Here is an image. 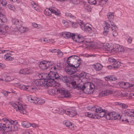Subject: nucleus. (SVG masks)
<instances>
[{
  "mask_svg": "<svg viewBox=\"0 0 134 134\" xmlns=\"http://www.w3.org/2000/svg\"><path fill=\"white\" fill-rule=\"evenodd\" d=\"M62 79L63 82L66 83L67 86L71 88H77L78 90L82 91L87 94L92 93L94 90V86L93 84L90 82H88L83 84H76L74 80L70 81V78L66 76L63 77Z\"/></svg>",
  "mask_w": 134,
  "mask_h": 134,
  "instance_id": "obj_1",
  "label": "nucleus"
},
{
  "mask_svg": "<svg viewBox=\"0 0 134 134\" xmlns=\"http://www.w3.org/2000/svg\"><path fill=\"white\" fill-rule=\"evenodd\" d=\"M25 69H22L21 70L19 71L20 73L21 74H23L25 75V73H25Z\"/></svg>",
  "mask_w": 134,
  "mask_h": 134,
  "instance_id": "obj_58",
  "label": "nucleus"
},
{
  "mask_svg": "<svg viewBox=\"0 0 134 134\" xmlns=\"http://www.w3.org/2000/svg\"><path fill=\"white\" fill-rule=\"evenodd\" d=\"M111 26V29L112 31H113V35L114 36H116L117 35L118 33L116 31V30L117 29V27L115 24L114 23V24H113Z\"/></svg>",
  "mask_w": 134,
  "mask_h": 134,
  "instance_id": "obj_22",
  "label": "nucleus"
},
{
  "mask_svg": "<svg viewBox=\"0 0 134 134\" xmlns=\"http://www.w3.org/2000/svg\"><path fill=\"white\" fill-rule=\"evenodd\" d=\"M132 118L131 117V119L130 118V119H129L127 118L126 119V122H127L128 123L130 124H132V122L131 121H133V120H132Z\"/></svg>",
  "mask_w": 134,
  "mask_h": 134,
  "instance_id": "obj_52",
  "label": "nucleus"
},
{
  "mask_svg": "<svg viewBox=\"0 0 134 134\" xmlns=\"http://www.w3.org/2000/svg\"><path fill=\"white\" fill-rule=\"evenodd\" d=\"M59 11L53 7H50L48 9L44 10V13L45 14L48 16H50L51 14H54L55 15L59 16L60 14Z\"/></svg>",
  "mask_w": 134,
  "mask_h": 134,
  "instance_id": "obj_6",
  "label": "nucleus"
},
{
  "mask_svg": "<svg viewBox=\"0 0 134 134\" xmlns=\"http://www.w3.org/2000/svg\"><path fill=\"white\" fill-rule=\"evenodd\" d=\"M38 77L40 79L42 80H43V81H45L47 80V78H48V75L47 74L45 73H42L38 75Z\"/></svg>",
  "mask_w": 134,
  "mask_h": 134,
  "instance_id": "obj_21",
  "label": "nucleus"
},
{
  "mask_svg": "<svg viewBox=\"0 0 134 134\" xmlns=\"http://www.w3.org/2000/svg\"><path fill=\"white\" fill-rule=\"evenodd\" d=\"M15 86H17L18 88L21 90H23L27 91V86H25L24 85L21 84L19 83H16L14 84Z\"/></svg>",
  "mask_w": 134,
  "mask_h": 134,
  "instance_id": "obj_25",
  "label": "nucleus"
},
{
  "mask_svg": "<svg viewBox=\"0 0 134 134\" xmlns=\"http://www.w3.org/2000/svg\"><path fill=\"white\" fill-rule=\"evenodd\" d=\"M27 91H31L32 90H34L35 89L34 87L31 86H27Z\"/></svg>",
  "mask_w": 134,
  "mask_h": 134,
  "instance_id": "obj_41",
  "label": "nucleus"
},
{
  "mask_svg": "<svg viewBox=\"0 0 134 134\" xmlns=\"http://www.w3.org/2000/svg\"><path fill=\"white\" fill-rule=\"evenodd\" d=\"M58 93L60 94V97L62 98H69L70 96L69 93L64 88H59L57 89Z\"/></svg>",
  "mask_w": 134,
  "mask_h": 134,
  "instance_id": "obj_13",
  "label": "nucleus"
},
{
  "mask_svg": "<svg viewBox=\"0 0 134 134\" xmlns=\"http://www.w3.org/2000/svg\"><path fill=\"white\" fill-rule=\"evenodd\" d=\"M31 5L32 6V7H33L34 8V7H36L38 5L37 4L35 3L33 1L31 2Z\"/></svg>",
  "mask_w": 134,
  "mask_h": 134,
  "instance_id": "obj_55",
  "label": "nucleus"
},
{
  "mask_svg": "<svg viewBox=\"0 0 134 134\" xmlns=\"http://www.w3.org/2000/svg\"><path fill=\"white\" fill-rule=\"evenodd\" d=\"M128 105H126V108L127 107ZM131 117L134 115V111L133 110L126 109V115Z\"/></svg>",
  "mask_w": 134,
  "mask_h": 134,
  "instance_id": "obj_26",
  "label": "nucleus"
},
{
  "mask_svg": "<svg viewBox=\"0 0 134 134\" xmlns=\"http://www.w3.org/2000/svg\"><path fill=\"white\" fill-rule=\"evenodd\" d=\"M106 26L104 27L103 34L104 36H106L108 34L109 29H111V26L114 24V23L110 20L107 21L105 22Z\"/></svg>",
  "mask_w": 134,
  "mask_h": 134,
  "instance_id": "obj_14",
  "label": "nucleus"
},
{
  "mask_svg": "<svg viewBox=\"0 0 134 134\" xmlns=\"http://www.w3.org/2000/svg\"><path fill=\"white\" fill-rule=\"evenodd\" d=\"M79 22L80 23L79 24L82 29L85 31L90 33L94 31L95 29L91 24L87 23L83 24V22L81 20H79Z\"/></svg>",
  "mask_w": 134,
  "mask_h": 134,
  "instance_id": "obj_5",
  "label": "nucleus"
},
{
  "mask_svg": "<svg viewBox=\"0 0 134 134\" xmlns=\"http://www.w3.org/2000/svg\"><path fill=\"white\" fill-rule=\"evenodd\" d=\"M87 73L85 72H82L79 74V76L81 77H82L83 76H86Z\"/></svg>",
  "mask_w": 134,
  "mask_h": 134,
  "instance_id": "obj_50",
  "label": "nucleus"
},
{
  "mask_svg": "<svg viewBox=\"0 0 134 134\" xmlns=\"http://www.w3.org/2000/svg\"><path fill=\"white\" fill-rule=\"evenodd\" d=\"M73 34H75L73 33H71L70 32H64L63 33V35L64 36V37L65 38H69L71 37H72V36Z\"/></svg>",
  "mask_w": 134,
  "mask_h": 134,
  "instance_id": "obj_29",
  "label": "nucleus"
},
{
  "mask_svg": "<svg viewBox=\"0 0 134 134\" xmlns=\"http://www.w3.org/2000/svg\"><path fill=\"white\" fill-rule=\"evenodd\" d=\"M1 93H2L3 95L6 96L8 95V93L6 91H2Z\"/></svg>",
  "mask_w": 134,
  "mask_h": 134,
  "instance_id": "obj_57",
  "label": "nucleus"
},
{
  "mask_svg": "<svg viewBox=\"0 0 134 134\" xmlns=\"http://www.w3.org/2000/svg\"><path fill=\"white\" fill-rule=\"evenodd\" d=\"M134 86V85L132 84H130L128 82H126V88H130L131 87H132Z\"/></svg>",
  "mask_w": 134,
  "mask_h": 134,
  "instance_id": "obj_51",
  "label": "nucleus"
},
{
  "mask_svg": "<svg viewBox=\"0 0 134 134\" xmlns=\"http://www.w3.org/2000/svg\"><path fill=\"white\" fill-rule=\"evenodd\" d=\"M93 68L96 71H99L102 68L103 66L100 63H97L93 65Z\"/></svg>",
  "mask_w": 134,
  "mask_h": 134,
  "instance_id": "obj_28",
  "label": "nucleus"
},
{
  "mask_svg": "<svg viewBox=\"0 0 134 134\" xmlns=\"http://www.w3.org/2000/svg\"><path fill=\"white\" fill-rule=\"evenodd\" d=\"M56 83L54 80H52L49 78V77H48L47 80L44 81V86L46 88H47L49 87L54 86V85Z\"/></svg>",
  "mask_w": 134,
  "mask_h": 134,
  "instance_id": "obj_16",
  "label": "nucleus"
},
{
  "mask_svg": "<svg viewBox=\"0 0 134 134\" xmlns=\"http://www.w3.org/2000/svg\"><path fill=\"white\" fill-rule=\"evenodd\" d=\"M26 71L25 75L26 74H32L33 72L30 70L28 69H25Z\"/></svg>",
  "mask_w": 134,
  "mask_h": 134,
  "instance_id": "obj_47",
  "label": "nucleus"
},
{
  "mask_svg": "<svg viewBox=\"0 0 134 134\" xmlns=\"http://www.w3.org/2000/svg\"><path fill=\"white\" fill-rule=\"evenodd\" d=\"M48 77L52 80H54L55 79H58L59 77V75L57 73L54 71H50L48 74Z\"/></svg>",
  "mask_w": 134,
  "mask_h": 134,
  "instance_id": "obj_19",
  "label": "nucleus"
},
{
  "mask_svg": "<svg viewBox=\"0 0 134 134\" xmlns=\"http://www.w3.org/2000/svg\"><path fill=\"white\" fill-rule=\"evenodd\" d=\"M120 115L114 112L108 113L105 116L107 119L111 120L120 119Z\"/></svg>",
  "mask_w": 134,
  "mask_h": 134,
  "instance_id": "obj_12",
  "label": "nucleus"
},
{
  "mask_svg": "<svg viewBox=\"0 0 134 134\" xmlns=\"http://www.w3.org/2000/svg\"><path fill=\"white\" fill-rule=\"evenodd\" d=\"M88 109L91 111H95L96 112L95 115L98 116V117L100 118L104 117L105 118L106 115H107L104 110L97 105L89 107Z\"/></svg>",
  "mask_w": 134,
  "mask_h": 134,
  "instance_id": "obj_3",
  "label": "nucleus"
},
{
  "mask_svg": "<svg viewBox=\"0 0 134 134\" xmlns=\"http://www.w3.org/2000/svg\"><path fill=\"white\" fill-rule=\"evenodd\" d=\"M132 41V38L131 37H129L127 40V43L128 44H130Z\"/></svg>",
  "mask_w": 134,
  "mask_h": 134,
  "instance_id": "obj_60",
  "label": "nucleus"
},
{
  "mask_svg": "<svg viewBox=\"0 0 134 134\" xmlns=\"http://www.w3.org/2000/svg\"><path fill=\"white\" fill-rule=\"evenodd\" d=\"M9 104L11 105L12 107L16 111L20 112L21 114L27 115L28 114L25 108H26V105H23L19 102H15V103L10 102Z\"/></svg>",
  "mask_w": 134,
  "mask_h": 134,
  "instance_id": "obj_2",
  "label": "nucleus"
},
{
  "mask_svg": "<svg viewBox=\"0 0 134 134\" xmlns=\"http://www.w3.org/2000/svg\"><path fill=\"white\" fill-rule=\"evenodd\" d=\"M47 38H42L39 39V41L45 43L47 42Z\"/></svg>",
  "mask_w": 134,
  "mask_h": 134,
  "instance_id": "obj_54",
  "label": "nucleus"
},
{
  "mask_svg": "<svg viewBox=\"0 0 134 134\" xmlns=\"http://www.w3.org/2000/svg\"><path fill=\"white\" fill-rule=\"evenodd\" d=\"M100 3V5H103L105 4L107 1V0H98Z\"/></svg>",
  "mask_w": 134,
  "mask_h": 134,
  "instance_id": "obj_49",
  "label": "nucleus"
},
{
  "mask_svg": "<svg viewBox=\"0 0 134 134\" xmlns=\"http://www.w3.org/2000/svg\"><path fill=\"white\" fill-rule=\"evenodd\" d=\"M8 124H0V131L1 130L6 131L7 132L13 131H16L15 129H13V127L12 128L8 126Z\"/></svg>",
  "mask_w": 134,
  "mask_h": 134,
  "instance_id": "obj_17",
  "label": "nucleus"
},
{
  "mask_svg": "<svg viewBox=\"0 0 134 134\" xmlns=\"http://www.w3.org/2000/svg\"><path fill=\"white\" fill-rule=\"evenodd\" d=\"M64 124L66 126L69 127V128H71L72 126V124L69 121H63Z\"/></svg>",
  "mask_w": 134,
  "mask_h": 134,
  "instance_id": "obj_33",
  "label": "nucleus"
},
{
  "mask_svg": "<svg viewBox=\"0 0 134 134\" xmlns=\"http://www.w3.org/2000/svg\"><path fill=\"white\" fill-rule=\"evenodd\" d=\"M106 91L107 92V95L108 94H112L113 93V91L111 90H106Z\"/></svg>",
  "mask_w": 134,
  "mask_h": 134,
  "instance_id": "obj_59",
  "label": "nucleus"
},
{
  "mask_svg": "<svg viewBox=\"0 0 134 134\" xmlns=\"http://www.w3.org/2000/svg\"><path fill=\"white\" fill-rule=\"evenodd\" d=\"M79 65V64L77 66H75V65H73L72 64H69L67 65L65 68V70L68 74H72L75 73L77 71V69Z\"/></svg>",
  "mask_w": 134,
  "mask_h": 134,
  "instance_id": "obj_9",
  "label": "nucleus"
},
{
  "mask_svg": "<svg viewBox=\"0 0 134 134\" xmlns=\"http://www.w3.org/2000/svg\"><path fill=\"white\" fill-rule=\"evenodd\" d=\"M12 21L13 24L17 29L20 28V27L23 24V22L22 21L17 19H13Z\"/></svg>",
  "mask_w": 134,
  "mask_h": 134,
  "instance_id": "obj_18",
  "label": "nucleus"
},
{
  "mask_svg": "<svg viewBox=\"0 0 134 134\" xmlns=\"http://www.w3.org/2000/svg\"><path fill=\"white\" fill-rule=\"evenodd\" d=\"M82 0H72V3L75 4H78L80 3Z\"/></svg>",
  "mask_w": 134,
  "mask_h": 134,
  "instance_id": "obj_42",
  "label": "nucleus"
},
{
  "mask_svg": "<svg viewBox=\"0 0 134 134\" xmlns=\"http://www.w3.org/2000/svg\"><path fill=\"white\" fill-rule=\"evenodd\" d=\"M31 126L35 128H36L38 127V126L37 124H31Z\"/></svg>",
  "mask_w": 134,
  "mask_h": 134,
  "instance_id": "obj_64",
  "label": "nucleus"
},
{
  "mask_svg": "<svg viewBox=\"0 0 134 134\" xmlns=\"http://www.w3.org/2000/svg\"><path fill=\"white\" fill-rule=\"evenodd\" d=\"M44 81L40 79H37L34 81V84L37 86H44Z\"/></svg>",
  "mask_w": 134,
  "mask_h": 134,
  "instance_id": "obj_23",
  "label": "nucleus"
},
{
  "mask_svg": "<svg viewBox=\"0 0 134 134\" xmlns=\"http://www.w3.org/2000/svg\"><path fill=\"white\" fill-rule=\"evenodd\" d=\"M116 48L118 49L117 51L119 52L123 53L125 51L124 47L122 46H120L119 45H117V48Z\"/></svg>",
  "mask_w": 134,
  "mask_h": 134,
  "instance_id": "obj_30",
  "label": "nucleus"
},
{
  "mask_svg": "<svg viewBox=\"0 0 134 134\" xmlns=\"http://www.w3.org/2000/svg\"><path fill=\"white\" fill-rule=\"evenodd\" d=\"M65 113L68 115L70 117H72L76 115V112L74 110L67 109L65 110Z\"/></svg>",
  "mask_w": 134,
  "mask_h": 134,
  "instance_id": "obj_20",
  "label": "nucleus"
},
{
  "mask_svg": "<svg viewBox=\"0 0 134 134\" xmlns=\"http://www.w3.org/2000/svg\"><path fill=\"white\" fill-rule=\"evenodd\" d=\"M22 126L24 127L28 128L31 126V124L30 123L26 121H23L21 123Z\"/></svg>",
  "mask_w": 134,
  "mask_h": 134,
  "instance_id": "obj_31",
  "label": "nucleus"
},
{
  "mask_svg": "<svg viewBox=\"0 0 134 134\" xmlns=\"http://www.w3.org/2000/svg\"><path fill=\"white\" fill-rule=\"evenodd\" d=\"M7 21L5 16L3 14H0V34H4L7 32L9 27L4 24Z\"/></svg>",
  "mask_w": 134,
  "mask_h": 134,
  "instance_id": "obj_4",
  "label": "nucleus"
},
{
  "mask_svg": "<svg viewBox=\"0 0 134 134\" xmlns=\"http://www.w3.org/2000/svg\"><path fill=\"white\" fill-rule=\"evenodd\" d=\"M88 2L91 5H94L96 3V0H88Z\"/></svg>",
  "mask_w": 134,
  "mask_h": 134,
  "instance_id": "obj_44",
  "label": "nucleus"
},
{
  "mask_svg": "<svg viewBox=\"0 0 134 134\" xmlns=\"http://www.w3.org/2000/svg\"><path fill=\"white\" fill-rule=\"evenodd\" d=\"M53 63L51 61L47 62L43 60L41 61L39 64L40 68L43 70L49 68L50 66L53 65Z\"/></svg>",
  "mask_w": 134,
  "mask_h": 134,
  "instance_id": "obj_11",
  "label": "nucleus"
},
{
  "mask_svg": "<svg viewBox=\"0 0 134 134\" xmlns=\"http://www.w3.org/2000/svg\"><path fill=\"white\" fill-rule=\"evenodd\" d=\"M107 16L109 19H113L114 18V15L113 13L110 12L108 13Z\"/></svg>",
  "mask_w": 134,
  "mask_h": 134,
  "instance_id": "obj_38",
  "label": "nucleus"
},
{
  "mask_svg": "<svg viewBox=\"0 0 134 134\" xmlns=\"http://www.w3.org/2000/svg\"><path fill=\"white\" fill-rule=\"evenodd\" d=\"M119 85L120 87H121L124 90H125L126 87V82H120L119 83Z\"/></svg>",
  "mask_w": 134,
  "mask_h": 134,
  "instance_id": "obj_37",
  "label": "nucleus"
},
{
  "mask_svg": "<svg viewBox=\"0 0 134 134\" xmlns=\"http://www.w3.org/2000/svg\"><path fill=\"white\" fill-rule=\"evenodd\" d=\"M2 121L6 122L5 124H8V126H10V127L12 128L13 127V128L15 129V130H17L18 129L17 126L15 125L18 123V122L17 121H14L11 119H9L6 118H3L2 119Z\"/></svg>",
  "mask_w": 134,
  "mask_h": 134,
  "instance_id": "obj_8",
  "label": "nucleus"
},
{
  "mask_svg": "<svg viewBox=\"0 0 134 134\" xmlns=\"http://www.w3.org/2000/svg\"><path fill=\"white\" fill-rule=\"evenodd\" d=\"M81 59L79 57L75 55H72L69 57L67 60V63L68 64H71L72 62H77L78 64L79 65L81 63Z\"/></svg>",
  "mask_w": 134,
  "mask_h": 134,
  "instance_id": "obj_10",
  "label": "nucleus"
},
{
  "mask_svg": "<svg viewBox=\"0 0 134 134\" xmlns=\"http://www.w3.org/2000/svg\"><path fill=\"white\" fill-rule=\"evenodd\" d=\"M72 38L73 40L75 42H78L79 43H81L84 44V43L86 42L85 45L87 43V41L85 40L84 38L82 37H79L78 35L75 34H73L72 36Z\"/></svg>",
  "mask_w": 134,
  "mask_h": 134,
  "instance_id": "obj_15",
  "label": "nucleus"
},
{
  "mask_svg": "<svg viewBox=\"0 0 134 134\" xmlns=\"http://www.w3.org/2000/svg\"><path fill=\"white\" fill-rule=\"evenodd\" d=\"M8 8L10 10L14 11L15 10V7L13 5L10 4H8Z\"/></svg>",
  "mask_w": 134,
  "mask_h": 134,
  "instance_id": "obj_46",
  "label": "nucleus"
},
{
  "mask_svg": "<svg viewBox=\"0 0 134 134\" xmlns=\"http://www.w3.org/2000/svg\"><path fill=\"white\" fill-rule=\"evenodd\" d=\"M83 7L87 11H90L91 9L90 5L87 3L84 4Z\"/></svg>",
  "mask_w": 134,
  "mask_h": 134,
  "instance_id": "obj_35",
  "label": "nucleus"
},
{
  "mask_svg": "<svg viewBox=\"0 0 134 134\" xmlns=\"http://www.w3.org/2000/svg\"><path fill=\"white\" fill-rule=\"evenodd\" d=\"M85 115L86 116L92 118H94L95 116H96L95 115V114H93L89 112H86L85 113Z\"/></svg>",
  "mask_w": 134,
  "mask_h": 134,
  "instance_id": "obj_36",
  "label": "nucleus"
},
{
  "mask_svg": "<svg viewBox=\"0 0 134 134\" xmlns=\"http://www.w3.org/2000/svg\"><path fill=\"white\" fill-rule=\"evenodd\" d=\"M32 25L34 27H36L38 29V25L36 23H32Z\"/></svg>",
  "mask_w": 134,
  "mask_h": 134,
  "instance_id": "obj_63",
  "label": "nucleus"
},
{
  "mask_svg": "<svg viewBox=\"0 0 134 134\" xmlns=\"http://www.w3.org/2000/svg\"><path fill=\"white\" fill-rule=\"evenodd\" d=\"M80 20H79L77 23L73 22L72 23V26L74 27H76L78 24H79H79H80V23L79 22Z\"/></svg>",
  "mask_w": 134,
  "mask_h": 134,
  "instance_id": "obj_48",
  "label": "nucleus"
},
{
  "mask_svg": "<svg viewBox=\"0 0 134 134\" xmlns=\"http://www.w3.org/2000/svg\"><path fill=\"white\" fill-rule=\"evenodd\" d=\"M17 29L21 33L24 32L28 30V29H26V27H23L22 26H20V28Z\"/></svg>",
  "mask_w": 134,
  "mask_h": 134,
  "instance_id": "obj_32",
  "label": "nucleus"
},
{
  "mask_svg": "<svg viewBox=\"0 0 134 134\" xmlns=\"http://www.w3.org/2000/svg\"><path fill=\"white\" fill-rule=\"evenodd\" d=\"M49 92H51V93H49L50 94H53L54 93L55 91L53 90H50L49 91Z\"/></svg>",
  "mask_w": 134,
  "mask_h": 134,
  "instance_id": "obj_62",
  "label": "nucleus"
},
{
  "mask_svg": "<svg viewBox=\"0 0 134 134\" xmlns=\"http://www.w3.org/2000/svg\"><path fill=\"white\" fill-rule=\"evenodd\" d=\"M28 100L31 103H34L35 104H43L44 102V100L43 98H37L34 96H28L27 97Z\"/></svg>",
  "mask_w": 134,
  "mask_h": 134,
  "instance_id": "obj_7",
  "label": "nucleus"
},
{
  "mask_svg": "<svg viewBox=\"0 0 134 134\" xmlns=\"http://www.w3.org/2000/svg\"><path fill=\"white\" fill-rule=\"evenodd\" d=\"M57 111H60L59 113L60 114H63L64 113H65V110L62 109H58Z\"/></svg>",
  "mask_w": 134,
  "mask_h": 134,
  "instance_id": "obj_53",
  "label": "nucleus"
},
{
  "mask_svg": "<svg viewBox=\"0 0 134 134\" xmlns=\"http://www.w3.org/2000/svg\"><path fill=\"white\" fill-rule=\"evenodd\" d=\"M109 80L111 81H114L117 80V78L113 75H109Z\"/></svg>",
  "mask_w": 134,
  "mask_h": 134,
  "instance_id": "obj_40",
  "label": "nucleus"
},
{
  "mask_svg": "<svg viewBox=\"0 0 134 134\" xmlns=\"http://www.w3.org/2000/svg\"><path fill=\"white\" fill-rule=\"evenodd\" d=\"M52 69L53 70H54L55 71H57L58 70H59V69L60 68V66L57 65L54 66H53L52 68H50Z\"/></svg>",
  "mask_w": 134,
  "mask_h": 134,
  "instance_id": "obj_39",
  "label": "nucleus"
},
{
  "mask_svg": "<svg viewBox=\"0 0 134 134\" xmlns=\"http://www.w3.org/2000/svg\"><path fill=\"white\" fill-rule=\"evenodd\" d=\"M107 92L106 90L102 91L100 93L99 96H107Z\"/></svg>",
  "mask_w": 134,
  "mask_h": 134,
  "instance_id": "obj_45",
  "label": "nucleus"
},
{
  "mask_svg": "<svg viewBox=\"0 0 134 134\" xmlns=\"http://www.w3.org/2000/svg\"><path fill=\"white\" fill-rule=\"evenodd\" d=\"M12 54L10 53H7L4 55V58L5 60L12 61L14 60V58L11 57Z\"/></svg>",
  "mask_w": 134,
  "mask_h": 134,
  "instance_id": "obj_24",
  "label": "nucleus"
},
{
  "mask_svg": "<svg viewBox=\"0 0 134 134\" xmlns=\"http://www.w3.org/2000/svg\"><path fill=\"white\" fill-rule=\"evenodd\" d=\"M65 14V16L69 18H70L74 19L76 18L74 16L72 15L71 13L68 12L66 13Z\"/></svg>",
  "mask_w": 134,
  "mask_h": 134,
  "instance_id": "obj_34",
  "label": "nucleus"
},
{
  "mask_svg": "<svg viewBox=\"0 0 134 134\" xmlns=\"http://www.w3.org/2000/svg\"><path fill=\"white\" fill-rule=\"evenodd\" d=\"M3 79V81H9L12 80L13 79H11L10 76H7L4 79Z\"/></svg>",
  "mask_w": 134,
  "mask_h": 134,
  "instance_id": "obj_43",
  "label": "nucleus"
},
{
  "mask_svg": "<svg viewBox=\"0 0 134 134\" xmlns=\"http://www.w3.org/2000/svg\"><path fill=\"white\" fill-rule=\"evenodd\" d=\"M50 52L55 53L57 52V50L55 49H51L49 50Z\"/></svg>",
  "mask_w": 134,
  "mask_h": 134,
  "instance_id": "obj_61",
  "label": "nucleus"
},
{
  "mask_svg": "<svg viewBox=\"0 0 134 134\" xmlns=\"http://www.w3.org/2000/svg\"><path fill=\"white\" fill-rule=\"evenodd\" d=\"M112 62H114L113 64V65L114 68H117L120 67V65L121 63L120 62L116 60L115 59H113Z\"/></svg>",
  "mask_w": 134,
  "mask_h": 134,
  "instance_id": "obj_27",
  "label": "nucleus"
},
{
  "mask_svg": "<svg viewBox=\"0 0 134 134\" xmlns=\"http://www.w3.org/2000/svg\"><path fill=\"white\" fill-rule=\"evenodd\" d=\"M54 42V40L52 39H47V42L50 43H52Z\"/></svg>",
  "mask_w": 134,
  "mask_h": 134,
  "instance_id": "obj_56",
  "label": "nucleus"
}]
</instances>
